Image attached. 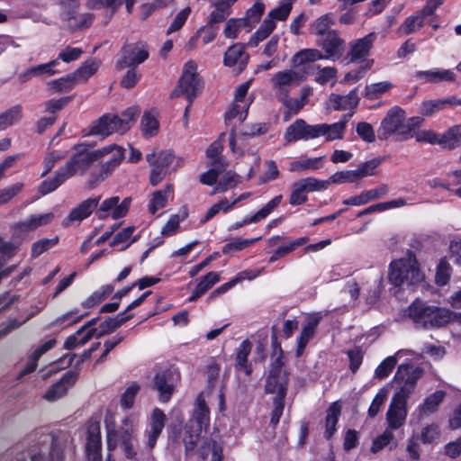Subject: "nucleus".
<instances>
[{
	"mask_svg": "<svg viewBox=\"0 0 461 461\" xmlns=\"http://www.w3.org/2000/svg\"><path fill=\"white\" fill-rule=\"evenodd\" d=\"M287 385L288 375L283 369L281 358L277 357L271 365L269 375L265 386L266 393L276 394L273 400V410L270 419L273 430H275L284 412Z\"/></svg>",
	"mask_w": 461,
	"mask_h": 461,
	"instance_id": "f257e3e1",
	"label": "nucleus"
},
{
	"mask_svg": "<svg viewBox=\"0 0 461 461\" xmlns=\"http://www.w3.org/2000/svg\"><path fill=\"white\" fill-rule=\"evenodd\" d=\"M408 315L415 323L425 328L442 327L451 318L448 310L427 305L421 301H415L410 305Z\"/></svg>",
	"mask_w": 461,
	"mask_h": 461,
	"instance_id": "f03ea898",
	"label": "nucleus"
},
{
	"mask_svg": "<svg viewBox=\"0 0 461 461\" xmlns=\"http://www.w3.org/2000/svg\"><path fill=\"white\" fill-rule=\"evenodd\" d=\"M388 279L395 286H411L423 280L414 258L394 260L390 264Z\"/></svg>",
	"mask_w": 461,
	"mask_h": 461,
	"instance_id": "7ed1b4c3",
	"label": "nucleus"
},
{
	"mask_svg": "<svg viewBox=\"0 0 461 461\" xmlns=\"http://www.w3.org/2000/svg\"><path fill=\"white\" fill-rule=\"evenodd\" d=\"M421 373V369L414 367L411 365H400L393 378V382L396 384V391L392 400L407 404V400L414 391Z\"/></svg>",
	"mask_w": 461,
	"mask_h": 461,
	"instance_id": "20e7f679",
	"label": "nucleus"
},
{
	"mask_svg": "<svg viewBox=\"0 0 461 461\" xmlns=\"http://www.w3.org/2000/svg\"><path fill=\"white\" fill-rule=\"evenodd\" d=\"M197 65L194 61H188L183 69L182 76L175 89L171 93V97L176 98L181 95L193 104V101L202 92L203 84L201 78L196 73Z\"/></svg>",
	"mask_w": 461,
	"mask_h": 461,
	"instance_id": "39448f33",
	"label": "nucleus"
},
{
	"mask_svg": "<svg viewBox=\"0 0 461 461\" xmlns=\"http://www.w3.org/2000/svg\"><path fill=\"white\" fill-rule=\"evenodd\" d=\"M122 427L118 429H109L107 431V446L109 450H113L118 444L128 458H133L136 456L132 444L133 434L136 428V422L133 416L130 415L122 420Z\"/></svg>",
	"mask_w": 461,
	"mask_h": 461,
	"instance_id": "423d86ee",
	"label": "nucleus"
},
{
	"mask_svg": "<svg viewBox=\"0 0 461 461\" xmlns=\"http://www.w3.org/2000/svg\"><path fill=\"white\" fill-rule=\"evenodd\" d=\"M75 153L71 158L60 167L68 178L76 174H84L90 165L100 158V154L105 149L89 150L86 145L79 144L74 147Z\"/></svg>",
	"mask_w": 461,
	"mask_h": 461,
	"instance_id": "0eeeda50",
	"label": "nucleus"
},
{
	"mask_svg": "<svg viewBox=\"0 0 461 461\" xmlns=\"http://www.w3.org/2000/svg\"><path fill=\"white\" fill-rule=\"evenodd\" d=\"M312 68H313V67L308 65L303 67L302 71L285 69L274 74L270 79V84L276 93V98L279 99L289 95L291 88L303 81Z\"/></svg>",
	"mask_w": 461,
	"mask_h": 461,
	"instance_id": "6e6552de",
	"label": "nucleus"
},
{
	"mask_svg": "<svg viewBox=\"0 0 461 461\" xmlns=\"http://www.w3.org/2000/svg\"><path fill=\"white\" fill-rule=\"evenodd\" d=\"M39 451H27L17 456L16 461H43V455L49 451L51 461H62L63 452L58 440L49 433H42L39 438Z\"/></svg>",
	"mask_w": 461,
	"mask_h": 461,
	"instance_id": "1a4fd4ad",
	"label": "nucleus"
},
{
	"mask_svg": "<svg viewBox=\"0 0 461 461\" xmlns=\"http://www.w3.org/2000/svg\"><path fill=\"white\" fill-rule=\"evenodd\" d=\"M149 50L145 43L135 42L125 44L120 52V58L116 62V68L122 70L127 67L137 68L149 58Z\"/></svg>",
	"mask_w": 461,
	"mask_h": 461,
	"instance_id": "9d476101",
	"label": "nucleus"
},
{
	"mask_svg": "<svg viewBox=\"0 0 461 461\" xmlns=\"http://www.w3.org/2000/svg\"><path fill=\"white\" fill-rule=\"evenodd\" d=\"M405 121V112L399 106L392 107L382 120L377 130L379 140H387L394 133L402 137V130Z\"/></svg>",
	"mask_w": 461,
	"mask_h": 461,
	"instance_id": "9b49d317",
	"label": "nucleus"
},
{
	"mask_svg": "<svg viewBox=\"0 0 461 461\" xmlns=\"http://www.w3.org/2000/svg\"><path fill=\"white\" fill-rule=\"evenodd\" d=\"M316 44L324 51L325 59L333 61L339 59L345 50L346 42L339 31L328 32V35L316 39Z\"/></svg>",
	"mask_w": 461,
	"mask_h": 461,
	"instance_id": "f8f14e48",
	"label": "nucleus"
},
{
	"mask_svg": "<svg viewBox=\"0 0 461 461\" xmlns=\"http://www.w3.org/2000/svg\"><path fill=\"white\" fill-rule=\"evenodd\" d=\"M444 0H428L423 8L414 15L409 16L401 25V30L405 35H409L420 29L426 17L434 14L436 9L442 5Z\"/></svg>",
	"mask_w": 461,
	"mask_h": 461,
	"instance_id": "ddd939ff",
	"label": "nucleus"
},
{
	"mask_svg": "<svg viewBox=\"0 0 461 461\" xmlns=\"http://www.w3.org/2000/svg\"><path fill=\"white\" fill-rule=\"evenodd\" d=\"M131 203V197H125L121 203L118 196H113L105 199L100 205L97 211V216L99 219H106L110 212L113 219L117 220L124 217L130 208Z\"/></svg>",
	"mask_w": 461,
	"mask_h": 461,
	"instance_id": "4468645a",
	"label": "nucleus"
},
{
	"mask_svg": "<svg viewBox=\"0 0 461 461\" xmlns=\"http://www.w3.org/2000/svg\"><path fill=\"white\" fill-rule=\"evenodd\" d=\"M101 149H105V151L100 154V158L106 156H110V158L102 164L100 173L97 177L98 181H104L107 178L113 170L119 167L124 158V149L115 144L108 145Z\"/></svg>",
	"mask_w": 461,
	"mask_h": 461,
	"instance_id": "2eb2a0df",
	"label": "nucleus"
},
{
	"mask_svg": "<svg viewBox=\"0 0 461 461\" xmlns=\"http://www.w3.org/2000/svg\"><path fill=\"white\" fill-rule=\"evenodd\" d=\"M318 138V130L316 125H310L303 119L295 120L286 128L285 139L287 143H291L299 140H308L310 139Z\"/></svg>",
	"mask_w": 461,
	"mask_h": 461,
	"instance_id": "dca6fc26",
	"label": "nucleus"
},
{
	"mask_svg": "<svg viewBox=\"0 0 461 461\" xmlns=\"http://www.w3.org/2000/svg\"><path fill=\"white\" fill-rule=\"evenodd\" d=\"M376 39L375 32H370L363 38L355 40L349 43L348 58L351 63L365 61L369 55L373 44Z\"/></svg>",
	"mask_w": 461,
	"mask_h": 461,
	"instance_id": "f3484780",
	"label": "nucleus"
},
{
	"mask_svg": "<svg viewBox=\"0 0 461 461\" xmlns=\"http://www.w3.org/2000/svg\"><path fill=\"white\" fill-rule=\"evenodd\" d=\"M125 128L126 126H122L119 116L107 113L93 123L90 133L104 137L114 132L124 133Z\"/></svg>",
	"mask_w": 461,
	"mask_h": 461,
	"instance_id": "a211bd4d",
	"label": "nucleus"
},
{
	"mask_svg": "<svg viewBox=\"0 0 461 461\" xmlns=\"http://www.w3.org/2000/svg\"><path fill=\"white\" fill-rule=\"evenodd\" d=\"M100 196L88 198L83 201L77 207L74 208L70 213L63 220L62 226L68 227L74 221L80 222L87 218L97 207Z\"/></svg>",
	"mask_w": 461,
	"mask_h": 461,
	"instance_id": "6ab92c4d",
	"label": "nucleus"
},
{
	"mask_svg": "<svg viewBox=\"0 0 461 461\" xmlns=\"http://www.w3.org/2000/svg\"><path fill=\"white\" fill-rule=\"evenodd\" d=\"M166 420L167 417L163 411L158 408L152 411L149 422V429L146 431L147 446L149 449L155 447L157 439L165 427Z\"/></svg>",
	"mask_w": 461,
	"mask_h": 461,
	"instance_id": "aec40b11",
	"label": "nucleus"
},
{
	"mask_svg": "<svg viewBox=\"0 0 461 461\" xmlns=\"http://www.w3.org/2000/svg\"><path fill=\"white\" fill-rule=\"evenodd\" d=\"M78 378V373L76 371L67 372L61 379L53 384L43 395V398L49 402H55L66 394L68 388L72 386Z\"/></svg>",
	"mask_w": 461,
	"mask_h": 461,
	"instance_id": "412c9836",
	"label": "nucleus"
},
{
	"mask_svg": "<svg viewBox=\"0 0 461 461\" xmlns=\"http://www.w3.org/2000/svg\"><path fill=\"white\" fill-rule=\"evenodd\" d=\"M191 428L206 430L210 425V411L202 394L198 395L192 418L187 422Z\"/></svg>",
	"mask_w": 461,
	"mask_h": 461,
	"instance_id": "4be33fe9",
	"label": "nucleus"
},
{
	"mask_svg": "<svg viewBox=\"0 0 461 461\" xmlns=\"http://www.w3.org/2000/svg\"><path fill=\"white\" fill-rule=\"evenodd\" d=\"M154 388L158 392L159 401L167 402L175 390L173 375L170 372H162L154 378Z\"/></svg>",
	"mask_w": 461,
	"mask_h": 461,
	"instance_id": "5701e85b",
	"label": "nucleus"
},
{
	"mask_svg": "<svg viewBox=\"0 0 461 461\" xmlns=\"http://www.w3.org/2000/svg\"><path fill=\"white\" fill-rule=\"evenodd\" d=\"M407 417V404L394 402L391 400L388 411L386 412V420L388 428L391 429H398L401 428Z\"/></svg>",
	"mask_w": 461,
	"mask_h": 461,
	"instance_id": "b1692460",
	"label": "nucleus"
},
{
	"mask_svg": "<svg viewBox=\"0 0 461 461\" xmlns=\"http://www.w3.org/2000/svg\"><path fill=\"white\" fill-rule=\"evenodd\" d=\"M389 192L388 185L382 184L379 186L363 192L359 195L351 196L343 201L346 205L359 206L367 203L371 200L385 196Z\"/></svg>",
	"mask_w": 461,
	"mask_h": 461,
	"instance_id": "393cba45",
	"label": "nucleus"
},
{
	"mask_svg": "<svg viewBox=\"0 0 461 461\" xmlns=\"http://www.w3.org/2000/svg\"><path fill=\"white\" fill-rule=\"evenodd\" d=\"M247 46V44L241 43H235L230 46L224 53V65L227 67L239 65L240 69H243L249 61V55L245 53Z\"/></svg>",
	"mask_w": 461,
	"mask_h": 461,
	"instance_id": "a878e982",
	"label": "nucleus"
},
{
	"mask_svg": "<svg viewBox=\"0 0 461 461\" xmlns=\"http://www.w3.org/2000/svg\"><path fill=\"white\" fill-rule=\"evenodd\" d=\"M237 0H213L211 5L214 7L213 11L208 16V24L214 25L224 22L231 14V6Z\"/></svg>",
	"mask_w": 461,
	"mask_h": 461,
	"instance_id": "bb28decb",
	"label": "nucleus"
},
{
	"mask_svg": "<svg viewBox=\"0 0 461 461\" xmlns=\"http://www.w3.org/2000/svg\"><path fill=\"white\" fill-rule=\"evenodd\" d=\"M331 107L336 111L354 109L359 103L357 89L351 90L348 95L331 94L329 98Z\"/></svg>",
	"mask_w": 461,
	"mask_h": 461,
	"instance_id": "cd10ccee",
	"label": "nucleus"
},
{
	"mask_svg": "<svg viewBox=\"0 0 461 461\" xmlns=\"http://www.w3.org/2000/svg\"><path fill=\"white\" fill-rule=\"evenodd\" d=\"M283 196L281 194L275 196L263 208L257 212L253 216L245 218L242 221H239L230 226V230H237L249 223L258 222L267 218L271 212L281 203Z\"/></svg>",
	"mask_w": 461,
	"mask_h": 461,
	"instance_id": "c85d7f7f",
	"label": "nucleus"
},
{
	"mask_svg": "<svg viewBox=\"0 0 461 461\" xmlns=\"http://www.w3.org/2000/svg\"><path fill=\"white\" fill-rule=\"evenodd\" d=\"M414 77L425 83H438L442 81H454L456 76L454 72L449 69H433L416 71Z\"/></svg>",
	"mask_w": 461,
	"mask_h": 461,
	"instance_id": "c756f323",
	"label": "nucleus"
},
{
	"mask_svg": "<svg viewBox=\"0 0 461 461\" xmlns=\"http://www.w3.org/2000/svg\"><path fill=\"white\" fill-rule=\"evenodd\" d=\"M320 321L321 317L319 316H310L308 318L307 323L303 327L301 334L297 339V357H300L303 354L306 345L310 339L313 338Z\"/></svg>",
	"mask_w": 461,
	"mask_h": 461,
	"instance_id": "7c9ffc66",
	"label": "nucleus"
},
{
	"mask_svg": "<svg viewBox=\"0 0 461 461\" xmlns=\"http://www.w3.org/2000/svg\"><path fill=\"white\" fill-rule=\"evenodd\" d=\"M155 163L163 167L168 172L171 165H174L173 171L177 170L185 164V159L182 157H176L171 149L156 151Z\"/></svg>",
	"mask_w": 461,
	"mask_h": 461,
	"instance_id": "2f4dec72",
	"label": "nucleus"
},
{
	"mask_svg": "<svg viewBox=\"0 0 461 461\" xmlns=\"http://www.w3.org/2000/svg\"><path fill=\"white\" fill-rule=\"evenodd\" d=\"M333 23L334 22L331 14H325L310 23V34L315 36L316 39H321V37L328 35V32L335 31L331 29Z\"/></svg>",
	"mask_w": 461,
	"mask_h": 461,
	"instance_id": "473e14b6",
	"label": "nucleus"
},
{
	"mask_svg": "<svg viewBox=\"0 0 461 461\" xmlns=\"http://www.w3.org/2000/svg\"><path fill=\"white\" fill-rule=\"evenodd\" d=\"M446 393L439 390L426 397L423 403L418 407L420 418L429 415L438 411V408L443 402Z\"/></svg>",
	"mask_w": 461,
	"mask_h": 461,
	"instance_id": "72a5a7b5",
	"label": "nucleus"
},
{
	"mask_svg": "<svg viewBox=\"0 0 461 461\" xmlns=\"http://www.w3.org/2000/svg\"><path fill=\"white\" fill-rule=\"evenodd\" d=\"M227 166V162L224 158H217L212 161V168L200 176V182L206 185L218 184V176L221 172L225 171Z\"/></svg>",
	"mask_w": 461,
	"mask_h": 461,
	"instance_id": "f704fd0d",
	"label": "nucleus"
},
{
	"mask_svg": "<svg viewBox=\"0 0 461 461\" xmlns=\"http://www.w3.org/2000/svg\"><path fill=\"white\" fill-rule=\"evenodd\" d=\"M322 59H325V56L321 50L317 49H303L293 56L291 63L294 68H299L306 63L314 62Z\"/></svg>",
	"mask_w": 461,
	"mask_h": 461,
	"instance_id": "c9c22d12",
	"label": "nucleus"
},
{
	"mask_svg": "<svg viewBox=\"0 0 461 461\" xmlns=\"http://www.w3.org/2000/svg\"><path fill=\"white\" fill-rule=\"evenodd\" d=\"M101 427L98 421H90L86 429V451H101Z\"/></svg>",
	"mask_w": 461,
	"mask_h": 461,
	"instance_id": "e433bc0d",
	"label": "nucleus"
},
{
	"mask_svg": "<svg viewBox=\"0 0 461 461\" xmlns=\"http://www.w3.org/2000/svg\"><path fill=\"white\" fill-rule=\"evenodd\" d=\"M57 344L55 339H49L42 345L39 346L29 357L25 368L22 372L23 375H27L33 372L37 367V362L41 357L47 351L51 349Z\"/></svg>",
	"mask_w": 461,
	"mask_h": 461,
	"instance_id": "4c0bfd02",
	"label": "nucleus"
},
{
	"mask_svg": "<svg viewBox=\"0 0 461 461\" xmlns=\"http://www.w3.org/2000/svg\"><path fill=\"white\" fill-rule=\"evenodd\" d=\"M252 349V343L245 339L241 342L236 352V364L235 366L238 370H243L246 375H249L252 368L248 365V357Z\"/></svg>",
	"mask_w": 461,
	"mask_h": 461,
	"instance_id": "58836bf2",
	"label": "nucleus"
},
{
	"mask_svg": "<svg viewBox=\"0 0 461 461\" xmlns=\"http://www.w3.org/2000/svg\"><path fill=\"white\" fill-rule=\"evenodd\" d=\"M276 29V23L267 16L264 19L259 28L251 35L249 42V47H257L259 42L266 40Z\"/></svg>",
	"mask_w": 461,
	"mask_h": 461,
	"instance_id": "ea45409f",
	"label": "nucleus"
},
{
	"mask_svg": "<svg viewBox=\"0 0 461 461\" xmlns=\"http://www.w3.org/2000/svg\"><path fill=\"white\" fill-rule=\"evenodd\" d=\"M439 145L444 149H454L461 146V124L450 127L440 136Z\"/></svg>",
	"mask_w": 461,
	"mask_h": 461,
	"instance_id": "a19ab883",
	"label": "nucleus"
},
{
	"mask_svg": "<svg viewBox=\"0 0 461 461\" xmlns=\"http://www.w3.org/2000/svg\"><path fill=\"white\" fill-rule=\"evenodd\" d=\"M317 130L318 137L325 136L328 141L343 139L345 132L343 122L317 124Z\"/></svg>",
	"mask_w": 461,
	"mask_h": 461,
	"instance_id": "79ce46f5",
	"label": "nucleus"
},
{
	"mask_svg": "<svg viewBox=\"0 0 461 461\" xmlns=\"http://www.w3.org/2000/svg\"><path fill=\"white\" fill-rule=\"evenodd\" d=\"M277 100L288 110V113L285 114V121H287L290 119V113L296 114L307 104L308 95L303 93L301 98H290L289 95H286Z\"/></svg>",
	"mask_w": 461,
	"mask_h": 461,
	"instance_id": "37998d69",
	"label": "nucleus"
},
{
	"mask_svg": "<svg viewBox=\"0 0 461 461\" xmlns=\"http://www.w3.org/2000/svg\"><path fill=\"white\" fill-rule=\"evenodd\" d=\"M53 218L54 214L52 212L31 215L28 219L20 221L19 227L24 231L33 230L38 227L47 225Z\"/></svg>",
	"mask_w": 461,
	"mask_h": 461,
	"instance_id": "c03bdc74",
	"label": "nucleus"
},
{
	"mask_svg": "<svg viewBox=\"0 0 461 461\" xmlns=\"http://www.w3.org/2000/svg\"><path fill=\"white\" fill-rule=\"evenodd\" d=\"M64 23H66L67 26L72 30H80L84 28L89 27L94 20V16L91 14H79L78 8H75V13L73 14V17L71 19H61Z\"/></svg>",
	"mask_w": 461,
	"mask_h": 461,
	"instance_id": "a18cd8bd",
	"label": "nucleus"
},
{
	"mask_svg": "<svg viewBox=\"0 0 461 461\" xmlns=\"http://www.w3.org/2000/svg\"><path fill=\"white\" fill-rule=\"evenodd\" d=\"M325 157L294 160L289 164L290 172H301L305 170H317L322 167Z\"/></svg>",
	"mask_w": 461,
	"mask_h": 461,
	"instance_id": "49530a36",
	"label": "nucleus"
},
{
	"mask_svg": "<svg viewBox=\"0 0 461 461\" xmlns=\"http://www.w3.org/2000/svg\"><path fill=\"white\" fill-rule=\"evenodd\" d=\"M100 61L92 59L86 61L82 64L75 72H73V76L77 83L86 82L88 80L90 77H92L99 68Z\"/></svg>",
	"mask_w": 461,
	"mask_h": 461,
	"instance_id": "de8ad7c7",
	"label": "nucleus"
},
{
	"mask_svg": "<svg viewBox=\"0 0 461 461\" xmlns=\"http://www.w3.org/2000/svg\"><path fill=\"white\" fill-rule=\"evenodd\" d=\"M207 450L211 452V461H222V447L214 440H206L199 449V455L202 460L208 458Z\"/></svg>",
	"mask_w": 461,
	"mask_h": 461,
	"instance_id": "09e8293b",
	"label": "nucleus"
},
{
	"mask_svg": "<svg viewBox=\"0 0 461 461\" xmlns=\"http://www.w3.org/2000/svg\"><path fill=\"white\" fill-rule=\"evenodd\" d=\"M113 292V286L112 285H104L82 302L81 305L87 309L93 308L104 301Z\"/></svg>",
	"mask_w": 461,
	"mask_h": 461,
	"instance_id": "8fccbe9b",
	"label": "nucleus"
},
{
	"mask_svg": "<svg viewBox=\"0 0 461 461\" xmlns=\"http://www.w3.org/2000/svg\"><path fill=\"white\" fill-rule=\"evenodd\" d=\"M77 84L75 77L70 73L59 79L48 82V87L52 92L60 94L70 91Z\"/></svg>",
	"mask_w": 461,
	"mask_h": 461,
	"instance_id": "3c124183",
	"label": "nucleus"
},
{
	"mask_svg": "<svg viewBox=\"0 0 461 461\" xmlns=\"http://www.w3.org/2000/svg\"><path fill=\"white\" fill-rule=\"evenodd\" d=\"M156 156V150H153L146 156L149 165L152 167L149 175V183L153 186H156L159 182H161L167 174V170L155 163Z\"/></svg>",
	"mask_w": 461,
	"mask_h": 461,
	"instance_id": "603ef678",
	"label": "nucleus"
},
{
	"mask_svg": "<svg viewBox=\"0 0 461 461\" xmlns=\"http://www.w3.org/2000/svg\"><path fill=\"white\" fill-rule=\"evenodd\" d=\"M23 116L22 106L17 104L0 114V131L18 122Z\"/></svg>",
	"mask_w": 461,
	"mask_h": 461,
	"instance_id": "864d4df0",
	"label": "nucleus"
},
{
	"mask_svg": "<svg viewBox=\"0 0 461 461\" xmlns=\"http://www.w3.org/2000/svg\"><path fill=\"white\" fill-rule=\"evenodd\" d=\"M340 414V406L334 402L327 410L325 438L330 439L336 430V424Z\"/></svg>",
	"mask_w": 461,
	"mask_h": 461,
	"instance_id": "5fc2aeb1",
	"label": "nucleus"
},
{
	"mask_svg": "<svg viewBox=\"0 0 461 461\" xmlns=\"http://www.w3.org/2000/svg\"><path fill=\"white\" fill-rule=\"evenodd\" d=\"M403 352L404 350H399L395 355L387 357L383 360L375 371V377L380 380L387 377L397 364V357L402 355Z\"/></svg>",
	"mask_w": 461,
	"mask_h": 461,
	"instance_id": "6e6d98bb",
	"label": "nucleus"
},
{
	"mask_svg": "<svg viewBox=\"0 0 461 461\" xmlns=\"http://www.w3.org/2000/svg\"><path fill=\"white\" fill-rule=\"evenodd\" d=\"M265 5L261 2L255 3L246 13L245 17L242 20H245L246 24L248 25L247 32H249L258 23L264 14Z\"/></svg>",
	"mask_w": 461,
	"mask_h": 461,
	"instance_id": "4d7b16f0",
	"label": "nucleus"
},
{
	"mask_svg": "<svg viewBox=\"0 0 461 461\" xmlns=\"http://www.w3.org/2000/svg\"><path fill=\"white\" fill-rule=\"evenodd\" d=\"M201 432L202 429H198V428L195 427L191 428L190 424L186 423L183 438L186 454H190L194 451V447L200 438Z\"/></svg>",
	"mask_w": 461,
	"mask_h": 461,
	"instance_id": "13d9d810",
	"label": "nucleus"
},
{
	"mask_svg": "<svg viewBox=\"0 0 461 461\" xmlns=\"http://www.w3.org/2000/svg\"><path fill=\"white\" fill-rule=\"evenodd\" d=\"M68 178L65 176V173L61 168H59V170L56 171L54 177L48 178L41 184L40 192L42 194H47L57 189Z\"/></svg>",
	"mask_w": 461,
	"mask_h": 461,
	"instance_id": "bf43d9fd",
	"label": "nucleus"
},
{
	"mask_svg": "<svg viewBox=\"0 0 461 461\" xmlns=\"http://www.w3.org/2000/svg\"><path fill=\"white\" fill-rule=\"evenodd\" d=\"M172 185H167L164 190H159L154 193L153 198L150 201L149 211L152 214L156 213L158 210L164 207L169 194L172 192Z\"/></svg>",
	"mask_w": 461,
	"mask_h": 461,
	"instance_id": "052dcab7",
	"label": "nucleus"
},
{
	"mask_svg": "<svg viewBox=\"0 0 461 461\" xmlns=\"http://www.w3.org/2000/svg\"><path fill=\"white\" fill-rule=\"evenodd\" d=\"M392 87V84L387 81L374 83L365 87L364 96L369 100L379 98L383 94L388 92Z\"/></svg>",
	"mask_w": 461,
	"mask_h": 461,
	"instance_id": "680f3d73",
	"label": "nucleus"
},
{
	"mask_svg": "<svg viewBox=\"0 0 461 461\" xmlns=\"http://www.w3.org/2000/svg\"><path fill=\"white\" fill-rule=\"evenodd\" d=\"M261 238L255 239H240L235 238L231 239L228 243H226L222 248L223 254H230L234 251H240L243 249H246L251 245H253L256 241L259 240Z\"/></svg>",
	"mask_w": 461,
	"mask_h": 461,
	"instance_id": "e2e57ef3",
	"label": "nucleus"
},
{
	"mask_svg": "<svg viewBox=\"0 0 461 461\" xmlns=\"http://www.w3.org/2000/svg\"><path fill=\"white\" fill-rule=\"evenodd\" d=\"M59 242V237L55 236L51 239L43 238L32 245L31 256L33 258L40 257L42 253L53 248Z\"/></svg>",
	"mask_w": 461,
	"mask_h": 461,
	"instance_id": "0e129e2a",
	"label": "nucleus"
},
{
	"mask_svg": "<svg viewBox=\"0 0 461 461\" xmlns=\"http://www.w3.org/2000/svg\"><path fill=\"white\" fill-rule=\"evenodd\" d=\"M243 28L248 29L245 20H242V18H230L225 24L223 34L227 39H236L240 31Z\"/></svg>",
	"mask_w": 461,
	"mask_h": 461,
	"instance_id": "69168bd1",
	"label": "nucleus"
},
{
	"mask_svg": "<svg viewBox=\"0 0 461 461\" xmlns=\"http://www.w3.org/2000/svg\"><path fill=\"white\" fill-rule=\"evenodd\" d=\"M140 390L137 383L131 384L122 394L120 404L123 410H129L133 407L136 395Z\"/></svg>",
	"mask_w": 461,
	"mask_h": 461,
	"instance_id": "338daca9",
	"label": "nucleus"
},
{
	"mask_svg": "<svg viewBox=\"0 0 461 461\" xmlns=\"http://www.w3.org/2000/svg\"><path fill=\"white\" fill-rule=\"evenodd\" d=\"M140 124L144 136L152 137L157 134L158 130V122L149 112L144 113Z\"/></svg>",
	"mask_w": 461,
	"mask_h": 461,
	"instance_id": "774afa93",
	"label": "nucleus"
}]
</instances>
